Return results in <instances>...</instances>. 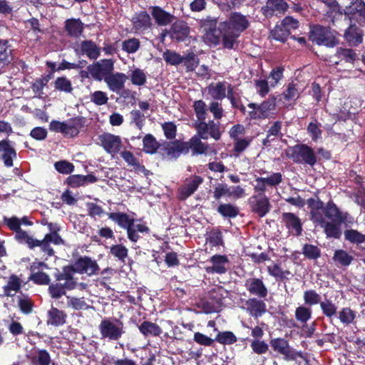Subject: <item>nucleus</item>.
I'll return each instance as SVG.
<instances>
[{
  "mask_svg": "<svg viewBox=\"0 0 365 365\" xmlns=\"http://www.w3.org/2000/svg\"><path fill=\"white\" fill-rule=\"evenodd\" d=\"M110 219L116 222L120 227L128 230L130 227H134V219L129 218L128 215L122 212H110L108 214Z\"/></svg>",
  "mask_w": 365,
  "mask_h": 365,
  "instance_id": "nucleus-31",
  "label": "nucleus"
},
{
  "mask_svg": "<svg viewBox=\"0 0 365 365\" xmlns=\"http://www.w3.org/2000/svg\"><path fill=\"white\" fill-rule=\"evenodd\" d=\"M302 253L309 259H317L321 256L320 249L317 246L309 244L304 245Z\"/></svg>",
  "mask_w": 365,
  "mask_h": 365,
  "instance_id": "nucleus-41",
  "label": "nucleus"
},
{
  "mask_svg": "<svg viewBox=\"0 0 365 365\" xmlns=\"http://www.w3.org/2000/svg\"><path fill=\"white\" fill-rule=\"evenodd\" d=\"M307 205L310 209L311 220L316 223L324 222L323 212H324V202L316 196L315 198H309Z\"/></svg>",
  "mask_w": 365,
  "mask_h": 365,
  "instance_id": "nucleus-13",
  "label": "nucleus"
},
{
  "mask_svg": "<svg viewBox=\"0 0 365 365\" xmlns=\"http://www.w3.org/2000/svg\"><path fill=\"white\" fill-rule=\"evenodd\" d=\"M336 56L341 60L349 63H353L356 57V53L352 49L342 48L337 49Z\"/></svg>",
  "mask_w": 365,
  "mask_h": 365,
  "instance_id": "nucleus-45",
  "label": "nucleus"
},
{
  "mask_svg": "<svg viewBox=\"0 0 365 365\" xmlns=\"http://www.w3.org/2000/svg\"><path fill=\"white\" fill-rule=\"evenodd\" d=\"M133 23L135 30L143 31L151 26V19L145 11H141L133 18Z\"/></svg>",
  "mask_w": 365,
  "mask_h": 365,
  "instance_id": "nucleus-26",
  "label": "nucleus"
},
{
  "mask_svg": "<svg viewBox=\"0 0 365 365\" xmlns=\"http://www.w3.org/2000/svg\"><path fill=\"white\" fill-rule=\"evenodd\" d=\"M36 354L32 357V364L34 365H50L52 360L51 356L46 349H38Z\"/></svg>",
  "mask_w": 365,
  "mask_h": 365,
  "instance_id": "nucleus-33",
  "label": "nucleus"
},
{
  "mask_svg": "<svg viewBox=\"0 0 365 365\" xmlns=\"http://www.w3.org/2000/svg\"><path fill=\"white\" fill-rule=\"evenodd\" d=\"M345 15H351L350 19H353L358 23H365V3L362 1H356L344 10Z\"/></svg>",
  "mask_w": 365,
  "mask_h": 365,
  "instance_id": "nucleus-15",
  "label": "nucleus"
},
{
  "mask_svg": "<svg viewBox=\"0 0 365 365\" xmlns=\"http://www.w3.org/2000/svg\"><path fill=\"white\" fill-rule=\"evenodd\" d=\"M282 128V122L281 121H275L274 124L271 126V128L267 131V135L265 139L263 140L262 144L264 146L269 147V138L270 137H277L278 135H282L280 133Z\"/></svg>",
  "mask_w": 365,
  "mask_h": 365,
  "instance_id": "nucleus-40",
  "label": "nucleus"
},
{
  "mask_svg": "<svg viewBox=\"0 0 365 365\" xmlns=\"http://www.w3.org/2000/svg\"><path fill=\"white\" fill-rule=\"evenodd\" d=\"M164 150L168 156L178 158L180 154L188 153V147L186 142L175 140L171 143H166L164 145Z\"/></svg>",
  "mask_w": 365,
  "mask_h": 365,
  "instance_id": "nucleus-20",
  "label": "nucleus"
},
{
  "mask_svg": "<svg viewBox=\"0 0 365 365\" xmlns=\"http://www.w3.org/2000/svg\"><path fill=\"white\" fill-rule=\"evenodd\" d=\"M324 213L327 218L339 224L345 222L349 215L347 212L343 213L340 212L339 209L332 201H329L327 204Z\"/></svg>",
  "mask_w": 365,
  "mask_h": 365,
  "instance_id": "nucleus-16",
  "label": "nucleus"
},
{
  "mask_svg": "<svg viewBox=\"0 0 365 365\" xmlns=\"http://www.w3.org/2000/svg\"><path fill=\"white\" fill-rule=\"evenodd\" d=\"M344 36L347 41L351 42L355 41L357 43L362 42V36L357 33V27L355 24H351L345 31Z\"/></svg>",
  "mask_w": 365,
  "mask_h": 365,
  "instance_id": "nucleus-42",
  "label": "nucleus"
},
{
  "mask_svg": "<svg viewBox=\"0 0 365 365\" xmlns=\"http://www.w3.org/2000/svg\"><path fill=\"white\" fill-rule=\"evenodd\" d=\"M190 34V27L187 24L183 21H175L170 28V38L178 42L183 41L188 37Z\"/></svg>",
  "mask_w": 365,
  "mask_h": 365,
  "instance_id": "nucleus-14",
  "label": "nucleus"
},
{
  "mask_svg": "<svg viewBox=\"0 0 365 365\" xmlns=\"http://www.w3.org/2000/svg\"><path fill=\"white\" fill-rule=\"evenodd\" d=\"M160 145L151 134H147L143 138V150L148 153L156 152Z\"/></svg>",
  "mask_w": 365,
  "mask_h": 365,
  "instance_id": "nucleus-37",
  "label": "nucleus"
},
{
  "mask_svg": "<svg viewBox=\"0 0 365 365\" xmlns=\"http://www.w3.org/2000/svg\"><path fill=\"white\" fill-rule=\"evenodd\" d=\"M226 292L221 287L213 288L209 292V299L210 302L204 304V312L205 313H211L218 312L219 308L222 306L224 299V294Z\"/></svg>",
  "mask_w": 365,
  "mask_h": 365,
  "instance_id": "nucleus-8",
  "label": "nucleus"
},
{
  "mask_svg": "<svg viewBox=\"0 0 365 365\" xmlns=\"http://www.w3.org/2000/svg\"><path fill=\"white\" fill-rule=\"evenodd\" d=\"M88 69L93 78L101 81L113 71L114 63L111 59H103L89 65Z\"/></svg>",
  "mask_w": 365,
  "mask_h": 365,
  "instance_id": "nucleus-6",
  "label": "nucleus"
},
{
  "mask_svg": "<svg viewBox=\"0 0 365 365\" xmlns=\"http://www.w3.org/2000/svg\"><path fill=\"white\" fill-rule=\"evenodd\" d=\"M139 330L145 336H159L163 332L158 324L150 321H143L139 326Z\"/></svg>",
  "mask_w": 365,
  "mask_h": 365,
  "instance_id": "nucleus-27",
  "label": "nucleus"
},
{
  "mask_svg": "<svg viewBox=\"0 0 365 365\" xmlns=\"http://www.w3.org/2000/svg\"><path fill=\"white\" fill-rule=\"evenodd\" d=\"M182 63L186 66L187 71H193L199 63V58L197 56L193 53H189L186 56L183 57Z\"/></svg>",
  "mask_w": 365,
  "mask_h": 365,
  "instance_id": "nucleus-47",
  "label": "nucleus"
},
{
  "mask_svg": "<svg viewBox=\"0 0 365 365\" xmlns=\"http://www.w3.org/2000/svg\"><path fill=\"white\" fill-rule=\"evenodd\" d=\"M288 9V4L284 0H268L266 6L262 8L264 15L272 16L274 11H284Z\"/></svg>",
  "mask_w": 365,
  "mask_h": 365,
  "instance_id": "nucleus-23",
  "label": "nucleus"
},
{
  "mask_svg": "<svg viewBox=\"0 0 365 365\" xmlns=\"http://www.w3.org/2000/svg\"><path fill=\"white\" fill-rule=\"evenodd\" d=\"M128 77L122 73H110L105 78V82L107 83L109 89L113 92L119 93L123 88Z\"/></svg>",
  "mask_w": 365,
  "mask_h": 365,
  "instance_id": "nucleus-17",
  "label": "nucleus"
},
{
  "mask_svg": "<svg viewBox=\"0 0 365 365\" xmlns=\"http://www.w3.org/2000/svg\"><path fill=\"white\" fill-rule=\"evenodd\" d=\"M55 87L61 91L70 93L72 91L71 81L64 77H59L55 81Z\"/></svg>",
  "mask_w": 365,
  "mask_h": 365,
  "instance_id": "nucleus-53",
  "label": "nucleus"
},
{
  "mask_svg": "<svg viewBox=\"0 0 365 365\" xmlns=\"http://www.w3.org/2000/svg\"><path fill=\"white\" fill-rule=\"evenodd\" d=\"M217 211L225 217H235L239 214L238 207L232 204H221L217 207Z\"/></svg>",
  "mask_w": 365,
  "mask_h": 365,
  "instance_id": "nucleus-39",
  "label": "nucleus"
},
{
  "mask_svg": "<svg viewBox=\"0 0 365 365\" xmlns=\"http://www.w3.org/2000/svg\"><path fill=\"white\" fill-rule=\"evenodd\" d=\"M282 180V174L279 173H273L267 178H257L256 181H264L267 185L276 186Z\"/></svg>",
  "mask_w": 365,
  "mask_h": 365,
  "instance_id": "nucleus-48",
  "label": "nucleus"
},
{
  "mask_svg": "<svg viewBox=\"0 0 365 365\" xmlns=\"http://www.w3.org/2000/svg\"><path fill=\"white\" fill-rule=\"evenodd\" d=\"M207 135H200L197 133V135H194L189 142H186L188 150L191 149L193 155L206 153L209 148V145L202 143L201 138L207 139Z\"/></svg>",
  "mask_w": 365,
  "mask_h": 365,
  "instance_id": "nucleus-18",
  "label": "nucleus"
},
{
  "mask_svg": "<svg viewBox=\"0 0 365 365\" xmlns=\"http://www.w3.org/2000/svg\"><path fill=\"white\" fill-rule=\"evenodd\" d=\"M98 139L105 150L112 155L117 153L122 145L120 138L110 133H104L98 136Z\"/></svg>",
  "mask_w": 365,
  "mask_h": 365,
  "instance_id": "nucleus-10",
  "label": "nucleus"
},
{
  "mask_svg": "<svg viewBox=\"0 0 365 365\" xmlns=\"http://www.w3.org/2000/svg\"><path fill=\"white\" fill-rule=\"evenodd\" d=\"M215 341H217L221 344L230 345L237 342V338L232 331H218L215 338Z\"/></svg>",
  "mask_w": 365,
  "mask_h": 365,
  "instance_id": "nucleus-36",
  "label": "nucleus"
},
{
  "mask_svg": "<svg viewBox=\"0 0 365 365\" xmlns=\"http://www.w3.org/2000/svg\"><path fill=\"white\" fill-rule=\"evenodd\" d=\"M334 263L340 267H348L354 260V257L344 250H336L332 257Z\"/></svg>",
  "mask_w": 365,
  "mask_h": 365,
  "instance_id": "nucleus-30",
  "label": "nucleus"
},
{
  "mask_svg": "<svg viewBox=\"0 0 365 365\" xmlns=\"http://www.w3.org/2000/svg\"><path fill=\"white\" fill-rule=\"evenodd\" d=\"M223 26L227 29L225 48L232 49L237 43V38L240 34L248 27L249 21L245 16L233 13L227 21H224Z\"/></svg>",
  "mask_w": 365,
  "mask_h": 365,
  "instance_id": "nucleus-2",
  "label": "nucleus"
},
{
  "mask_svg": "<svg viewBox=\"0 0 365 365\" xmlns=\"http://www.w3.org/2000/svg\"><path fill=\"white\" fill-rule=\"evenodd\" d=\"M108 97L103 91H96L91 95V101L96 105H104L108 102Z\"/></svg>",
  "mask_w": 365,
  "mask_h": 365,
  "instance_id": "nucleus-64",
  "label": "nucleus"
},
{
  "mask_svg": "<svg viewBox=\"0 0 365 365\" xmlns=\"http://www.w3.org/2000/svg\"><path fill=\"white\" fill-rule=\"evenodd\" d=\"M7 41L0 40V63H9L11 50L7 46Z\"/></svg>",
  "mask_w": 365,
  "mask_h": 365,
  "instance_id": "nucleus-57",
  "label": "nucleus"
},
{
  "mask_svg": "<svg viewBox=\"0 0 365 365\" xmlns=\"http://www.w3.org/2000/svg\"><path fill=\"white\" fill-rule=\"evenodd\" d=\"M74 272V268L72 265L66 266L63 268V272L56 274V279L58 282L61 280H71L75 281L72 273Z\"/></svg>",
  "mask_w": 365,
  "mask_h": 365,
  "instance_id": "nucleus-54",
  "label": "nucleus"
},
{
  "mask_svg": "<svg viewBox=\"0 0 365 365\" xmlns=\"http://www.w3.org/2000/svg\"><path fill=\"white\" fill-rule=\"evenodd\" d=\"M51 296L54 299H59L66 294V291L61 286V283L51 284L48 287Z\"/></svg>",
  "mask_w": 365,
  "mask_h": 365,
  "instance_id": "nucleus-58",
  "label": "nucleus"
},
{
  "mask_svg": "<svg viewBox=\"0 0 365 365\" xmlns=\"http://www.w3.org/2000/svg\"><path fill=\"white\" fill-rule=\"evenodd\" d=\"M249 204L252 212L260 217L269 212L271 207L269 199L262 193L252 196L249 200Z\"/></svg>",
  "mask_w": 365,
  "mask_h": 365,
  "instance_id": "nucleus-9",
  "label": "nucleus"
},
{
  "mask_svg": "<svg viewBox=\"0 0 365 365\" xmlns=\"http://www.w3.org/2000/svg\"><path fill=\"white\" fill-rule=\"evenodd\" d=\"M65 30L71 37H78L83 31V24L80 19H70L65 22Z\"/></svg>",
  "mask_w": 365,
  "mask_h": 365,
  "instance_id": "nucleus-24",
  "label": "nucleus"
},
{
  "mask_svg": "<svg viewBox=\"0 0 365 365\" xmlns=\"http://www.w3.org/2000/svg\"><path fill=\"white\" fill-rule=\"evenodd\" d=\"M165 135L168 139H173L176 135V126L173 123H165L163 125Z\"/></svg>",
  "mask_w": 365,
  "mask_h": 365,
  "instance_id": "nucleus-63",
  "label": "nucleus"
},
{
  "mask_svg": "<svg viewBox=\"0 0 365 365\" xmlns=\"http://www.w3.org/2000/svg\"><path fill=\"white\" fill-rule=\"evenodd\" d=\"M285 154L296 163H305L314 166L317 160L314 150L306 144H297L289 147Z\"/></svg>",
  "mask_w": 365,
  "mask_h": 365,
  "instance_id": "nucleus-3",
  "label": "nucleus"
},
{
  "mask_svg": "<svg viewBox=\"0 0 365 365\" xmlns=\"http://www.w3.org/2000/svg\"><path fill=\"white\" fill-rule=\"evenodd\" d=\"M193 108L197 118V121L205 120L207 115L206 104L203 101H195L193 104Z\"/></svg>",
  "mask_w": 365,
  "mask_h": 365,
  "instance_id": "nucleus-44",
  "label": "nucleus"
},
{
  "mask_svg": "<svg viewBox=\"0 0 365 365\" xmlns=\"http://www.w3.org/2000/svg\"><path fill=\"white\" fill-rule=\"evenodd\" d=\"M140 47V41L137 38H133L125 40L122 43V48L128 53H134Z\"/></svg>",
  "mask_w": 365,
  "mask_h": 365,
  "instance_id": "nucleus-49",
  "label": "nucleus"
},
{
  "mask_svg": "<svg viewBox=\"0 0 365 365\" xmlns=\"http://www.w3.org/2000/svg\"><path fill=\"white\" fill-rule=\"evenodd\" d=\"M131 81L135 85L143 86L146 81V76L142 70L136 68L132 73Z\"/></svg>",
  "mask_w": 365,
  "mask_h": 365,
  "instance_id": "nucleus-55",
  "label": "nucleus"
},
{
  "mask_svg": "<svg viewBox=\"0 0 365 365\" xmlns=\"http://www.w3.org/2000/svg\"><path fill=\"white\" fill-rule=\"evenodd\" d=\"M322 227L324 229V232L328 237H333L339 239L341 235V230L340 228L341 224L332 222H326L324 220V222H319Z\"/></svg>",
  "mask_w": 365,
  "mask_h": 365,
  "instance_id": "nucleus-29",
  "label": "nucleus"
},
{
  "mask_svg": "<svg viewBox=\"0 0 365 365\" xmlns=\"http://www.w3.org/2000/svg\"><path fill=\"white\" fill-rule=\"evenodd\" d=\"M208 93L216 100H222L226 96V87L223 82H218L215 85L212 83L207 87Z\"/></svg>",
  "mask_w": 365,
  "mask_h": 365,
  "instance_id": "nucleus-32",
  "label": "nucleus"
},
{
  "mask_svg": "<svg viewBox=\"0 0 365 365\" xmlns=\"http://www.w3.org/2000/svg\"><path fill=\"white\" fill-rule=\"evenodd\" d=\"M344 237L351 243L360 244L365 242V235L352 229L345 230Z\"/></svg>",
  "mask_w": 365,
  "mask_h": 365,
  "instance_id": "nucleus-38",
  "label": "nucleus"
},
{
  "mask_svg": "<svg viewBox=\"0 0 365 365\" xmlns=\"http://www.w3.org/2000/svg\"><path fill=\"white\" fill-rule=\"evenodd\" d=\"M29 279L38 284H48L50 282L48 275L43 272H38L32 274Z\"/></svg>",
  "mask_w": 365,
  "mask_h": 365,
  "instance_id": "nucleus-59",
  "label": "nucleus"
},
{
  "mask_svg": "<svg viewBox=\"0 0 365 365\" xmlns=\"http://www.w3.org/2000/svg\"><path fill=\"white\" fill-rule=\"evenodd\" d=\"M150 9L151 10V15L159 26L168 25L175 19L174 15L165 11L160 6H152Z\"/></svg>",
  "mask_w": 365,
  "mask_h": 365,
  "instance_id": "nucleus-19",
  "label": "nucleus"
},
{
  "mask_svg": "<svg viewBox=\"0 0 365 365\" xmlns=\"http://www.w3.org/2000/svg\"><path fill=\"white\" fill-rule=\"evenodd\" d=\"M110 253L118 259L123 262L125 258L128 256V250L122 245H116L110 247Z\"/></svg>",
  "mask_w": 365,
  "mask_h": 365,
  "instance_id": "nucleus-52",
  "label": "nucleus"
},
{
  "mask_svg": "<svg viewBox=\"0 0 365 365\" xmlns=\"http://www.w3.org/2000/svg\"><path fill=\"white\" fill-rule=\"evenodd\" d=\"M202 182V178L197 175H194L187 179L185 184L178 189L179 200H185L187 199L195 192Z\"/></svg>",
  "mask_w": 365,
  "mask_h": 365,
  "instance_id": "nucleus-12",
  "label": "nucleus"
},
{
  "mask_svg": "<svg viewBox=\"0 0 365 365\" xmlns=\"http://www.w3.org/2000/svg\"><path fill=\"white\" fill-rule=\"evenodd\" d=\"M282 220L285 223L286 227L289 230L292 229V232H294V234L297 236H299L302 234V223L299 218L297 215L291 212L283 213Z\"/></svg>",
  "mask_w": 365,
  "mask_h": 365,
  "instance_id": "nucleus-22",
  "label": "nucleus"
},
{
  "mask_svg": "<svg viewBox=\"0 0 365 365\" xmlns=\"http://www.w3.org/2000/svg\"><path fill=\"white\" fill-rule=\"evenodd\" d=\"M99 329L102 338L118 340L123 333V325L121 321H101Z\"/></svg>",
  "mask_w": 365,
  "mask_h": 365,
  "instance_id": "nucleus-7",
  "label": "nucleus"
},
{
  "mask_svg": "<svg viewBox=\"0 0 365 365\" xmlns=\"http://www.w3.org/2000/svg\"><path fill=\"white\" fill-rule=\"evenodd\" d=\"M165 61L171 65H178L182 63L183 57L174 51H167L163 53Z\"/></svg>",
  "mask_w": 365,
  "mask_h": 365,
  "instance_id": "nucleus-51",
  "label": "nucleus"
},
{
  "mask_svg": "<svg viewBox=\"0 0 365 365\" xmlns=\"http://www.w3.org/2000/svg\"><path fill=\"white\" fill-rule=\"evenodd\" d=\"M271 34L277 41L285 42L290 34L288 29H285L284 26H277L272 31Z\"/></svg>",
  "mask_w": 365,
  "mask_h": 365,
  "instance_id": "nucleus-43",
  "label": "nucleus"
},
{
  "mask_svg": "<svg viewBox=\"0 0 365 365\" xmlns=\"http://www.w3.org/2000/svg\"><path fill=\"white\" fill-rule=\"evenodd\" d=\"M224 22H221L217 26V19L207 17L200 20V26L203 29L204 41L208 43L218 45L222 41L223 46L225 48L227 41V29L224 27Z\"/></svg>",
  "mask_w": 365,
  "mask_h": 365,
  "instance_id": "nucleus-1",
  "label": "nucleus"
},
{
  "mask_svg": "<svg viewBox=\"0 0 365 365\" xmlns=\"http://www.w3.org/2000/svg\"><path fill=\"white\" fill-rule=\"evenodd\" d=\"M72 267L76 272L86 273L88 275L96 274L99 269L97 262L88 257H80L72 264Z\"/></svg>",
  "mask_w": 365,
  "mask_h": 365,
  "instance_id": "nucleus-11",
  "label": "nucleus"
},
{
  "mask_svg": "<svg viewBox=\"0 0 365 365\" xmlns=\"http://www.w3.org/2000/svg\"><path fill=\"white\" fill-rule=\"evenodd\" d=\"M250 346L252 351L257 354H263L267 352L269 346L264 341L258 339L253 340L251 342Z\"/></svg>",
  "mask_w": 365,
  "mask_h": 365,
  "instance_id": "nucleus-50",
  "label": "nucleus"
},
{
  "mask_svg": "<svg viewBox=\"0 0 365 365\" xmlns=\"http://www.w3.org/2000/svg\"><path fill=\"white\" fill-rule=\"evenodd\" d=\"M306 304L312 305L318 304L320 301V296L314 290L306 291L304 294Z\"/></svg>",
  "mask_w": 365,
  "mask_h": 365,
  "instance_id": "nucleus-61",
  "label": "nucleus"
},
{
  "mask_svg": "<svg viewBox=\"0 0 365 365\" xmlns=\"http://www.w3.org/2000/svg\"><path fill=\"white\" fill-rule=\"evenodd\" d=\"M55 168L61 173L69 174L73 171L74 166L71 163L66 160L56 162L54 165Z\"/></svg>",
  "mask_w": 365,
  "mask_h": 365,
  "instance_id": "nucleus-56",
  "label": "nucleus"
},
{
  "mask_svg": "<svg viewBox=\"0 0 365 365\" xmlns=\"http://www.w3.org/2000/svg\"><path fill=\"white\" fill-rule=\"evenodd\" d=\"M269 345L274 353L282 356L285 361H295L297 358H302V354L299 351H296L292 348L289 341L281 337L272 339L269 341Z\"/></svg>",
  "mask_w": 365,
  "mask_h": 365,
  "instance_id": "nucleus-5",
  "label": "nucleus"
},
{
  "mask_svg": "<svg viewBox=\"0 0 365 365\" xmlns=\"http://www.w3.org/2000/svg\"><path fill=\"white\" fill-rule=\"evenodd\" d=\"M21 282L19 278L16 275H11L8 284L4 287V294L7 297H12L20 289Z\"/></svg>",
  "mask_w": 365,
  "mask_h": 365,
  "instance_id": "nucleus-35",
  "label": "nucleus"
},
{
  "mask_svg": "<svg viewBox=\"0 0 365 365\" xmlns=\"http://www.w3.org/2000/svg\"><path fill=\"white\" fill-rule=\"evenodd\" d=\"M276 108V98L270 97L267 101L262 103L257 107V110L261 113V117L267 118L269 116L270 112Z\"/></svg>",
  "mask_w": 365,
  "mask_h": 365,
  "instance_id": "nucleus-34",
  "label": "nucleus"
},
{
  "mask_svg": "<svg viewBox=\"0 0 365 365\" xmlns=\"http://www.w3.org/2000/svg\"><path fill=\"white\" fill-rule=\"evenodd\" d=\"M194 341L198 344L210 346L212 345L215 339H212L200 332H195L194 334Z\"/></svg>",
  "mask_w": 365,
  "mask_h": 365,
  "instance_id": "nucleus-60",
  "label": "nucleus"
},
{
  "mask_svg": "<svg viewBox=\"0 0 365 365\" xmlns=\"http://www.w3.org/2000/svg\"><path fill=\"white\" fill-rule=\"evenodd\" d=\"M246 306L251 315L255 317L261 316V314L266 311L265 304L262 301L255 298L247 300L246 302Z\"/></svg>",
  "mask_w": 365,
  "mask_h": 365,
  "instance_id": "nucleus-25",
  "label": "nucleus"
},
{
  "mask_svg": "<svg viewBox=\"0 0 365 365\" xmlns=\"http://www.w3.org/2000/svg\"><path fill=\"white\" fill-rule=\"evenodd\" d=\"M309 38L318 45H324L328 47H334L339 44V41L330 29L320 25L310 27Z\"/></svg>",
  "mask_w": 365,
  "mask_h": 365,
  "instance_id": "nucleus-4",
  "label": "nucleus"
},
{
  "mask_svg": "<svg viewBox=\"0 0 365 365\" xmlns=\"http://www.w3.org/2000/svg\"><path fill=\"white\" fill-rule=\"evenodd\" d=\"M219 123H215L213 120H210L208 123H205V120L200 121H195L194 127L196 129L198 134L207 135L208 129L212 127V125H217Z\"/></svg>",
  "mask_w": 365,
  "mask_h": 365,
  "instance_id": "nucleus-46",
  "label": "nucleus"
},
{
  "mask_svg": "<svg viewBox=\"0 0 365 365\" xmlns=\"http://www.w3.org/2000/svg\"><path fill=\"white\" fill-rule=\"evenodd\" d=\"M81 49L83 53L91 59H96L100 56V48L92 41L86 40L81 42Z\"/></svg>",
  "mask_w": 365,
  "mask_h": 365,
  "instance_id": "nucleus-28",
  "label": "nucleus"
},
{
  "mask_svg": "<svg viewBox=\"0 0 365 365\" xmlns=\"http://www.w3.org/2000/svg\"><path fill=\"white\" fill-rule=\"evenodd\" d=\"M245 286L251 294L258 296L259 297L263 298L267 294V289L259 279H249L246 281Z\"/></svg>",
  "mask_w": 365,
  "mask_h": 365,
  "instance_id": "nucleus-21",
  "label": "nucleus"
},
{
  "mask_svg": "<svg viewBox=\"0 0 365 365\" xmlns=\"http://www.w3.org/2000/svg\"><path fill=\"white\" fill-rule=\"evenodd\" d=\"M19 306L23 312L29 314L32 311L33 303L27 296H23L19 299Z\"/></svg>",
  "mask_w": 365,
  "mask_h": 365,
  "instance_id": "nucleus-62",
  "label": "nucleus"
}]
</instances>
